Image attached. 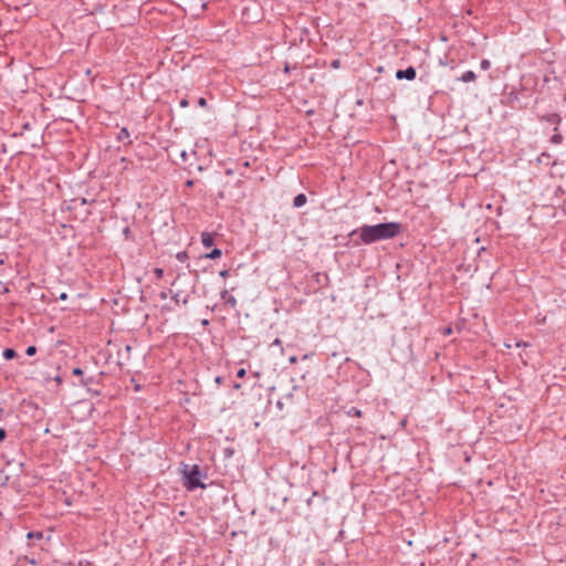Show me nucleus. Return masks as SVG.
Masks as SVG:
<instances>
[{
  "instance_id": "nucleus-1",
  "label": "nucleus",
  "mask_w": 566,
  "mask_h": 566,
  "mask_svg": "<svg viewBox=\"0 0 566 566\" xmlns=\"http://www.w3.org/2000/svg\"><path fill=\"white\" fill-rule=\"evenodd\" d=\"M400 232V223L387 222L375 226H363L358 230H355L353 234H358L363 243L370 244L379 240L392 239Z\"/></svg>"
},
{
  "instance_id": "nucleus-2",
  "label": "nucleus",
  "mask_w": 566,
  "mask_h": 566,
  "mask_svg": "<svg viewBox=\"0 0 566 566\" xmlns=\"http://www.w3.org/2000/svg\"><path fill=\"white\" fill-rule=\"evenodd\" d=\"M182 473L185 478L184 485L187 490L193 491L197 488H206V485L200 482L201 472L199 465L195 464L190 467L185 464Z\"/></svg>"
},
{
  "instance_id": "nucleus-3",
  "label": "nucleus",
  "mask_w": 566,
  "mask_h": 566,
  "mask_svg": "<svg viewBox=\"0 0 566 566\" xmlns=\"http://www.w3.org/2000/svg\"><path fill=\"white\" fill-rule=\"evenodd\" d=\"M416 70L412 67V66H409L407 67L406 70H398L397 73H396V77L398 80H408V81H412L416 78Z\"/></svg>"
},
{
  "instance_id": "nucleus-4",
  "label": "nucleus",
  "mask_w": 566,
  "mask_h": 566,
  "mask_svg": "<svg viewBox=\"0 0 566 566\" xmlns=\"http://www.w3.org/2000/svg\"><path fill=\"white\" fill-rule=\"evenodd\" d=\"M201 243L205 248H210L214 243V234L211 232L201 233Z\"/></svg>"
},
{
  "instance_id": "nucleus-5",
  "label": "nucleus",
  "mask_w": 566,
  "mask_h": 566,
  "mask_svg": "<svg viewBox=\"0 0 566 566\" xmlns=\"http://www.w3.org/2000/svg\"><path fill=\"white\" fill-rule=\"evenodd\" d=\"M459 80L465 83L474 82L476 80V74L473 71H467Z\"/></svg>"
},
{
  "instance_id": "nucleus-6",
  "label": "nucleus",
  "mask_w": 566,
  "mask_h": 566,
  "mask_svg": "<svg viewBox=\"0 0 566 566\" xmlns=\"http://www.w3.org/2000/svg\"><path fill=\"white\" fill-rule=\"evenodd\" d=\"M306 201H307L306 196H305L304 193H300V195H297V196L294 198V200H293V206H294L295 208H301V207H303V206L306 203Z\"/></svg>"
},
{
  "instance_id": "nucleus-7",
  "label": "nucleus",
  "mask_w": 566,
  "mask_h": 566,
  "mask_svg": "<svg viewBox=\"0 0 566 566\" xmlns=\"http://www.w3.org/2000/svg\"><path fill=\"white\" fill-rule=\"evenodd\" d=\"M129 136H130V135H129L128 129H127V128H122V129L119 130V133H118L117 139H118L119 142H126V140H127V143H130V140H129Z\"/></svg>"
},
{
  "instance_id": "nucleus-8",
  "label": "nucleus",
  "mask_w": 566,
  "mask_h": 566,
  "mask_svg": "<svg viewBox=\"0 0 566 566\" xmlns=\"http://www.w3.org/2000/svg\"><path fill=\"white\" fill-rule=\"evenodd\" d=\"M222 255V251L220 249H213L209 253L205 255L206 259L216 260L219 259Z\"/></svg>"
},
{
  "instance_id": "nucleus-9",
  "label": "nucleus",
  "mask_w": 566,
  "mask_h": 566,
  "mask_svg": "<svg viewBox=\"0 0 566 566\" xmlns=\"http://www.w3.org/2000/svg\"><path fill=\"white\" fill-rule=\"evenodd\" d=\"M4 359L9 360V359H12L17 356V353L14 349L12 348H6L2 353Z\"/></svg>"
},
{
  "instance_id": "nucleus-10",
  "label": "nucleus",
  "mask_w": 566,
  "mask_h": 566,
  "mask_svg": "<svg viewBox=\"0 0 566 566\" xmlns=\"http://www.w3.org/2000/svg\"><path fill=\"white\" fill-rule=\"evenodd\" d=\"M27 537L29 539H38L39 541V539H42L43 533L42 532H29Z\"/></svg>"
},
{
  "instance_id": "nucleus-11",
  "label": "nucleus",
  "mask_w": 566,
  "mask_h": 566,
  "mask_svg": "<svg viewBox=\"0 0 566 566\" xmlns=\"http://www.w3.org/2000/svg\"><path fill=\"white\" fill-rule=\"evenodd\" d=\"M480 67L483 70V71H488L490 67H491V62L489 60H482L481 63H480Z\"/></svg>"
},
{
  "instance_id": "nucleus-12",
  "label": "nucleus",
  "mask_w": 566,
  "mask_h": 566,
  "mask_svg": "<svg viewBox=\"0 0 566 566\" xmlns=\"http://www.w3.org/2000/svg\"><path fill=\"white\" fill-rule=\"evenodd\" d=\"M154 274L157 280H160L164 276V270L161 268H156L154 269Z\"/></svg>"
},
{
  "instance_id": "nucleus-13",
  "label": "nucleus",
  "mask_w": 566,
  "mask_h": 566,
  "mask_svg": "<svg viewBox=\"0 0 566 566\" xmlns=\"http://www.w3.org/2000/svg\"><path fill=\"white\" fill-rule=\"evenodd\" d=\"M562 139H563V137H562V135H560V134H554V135L552 136V138H551V142H552L553 144H560V143H562Z\"/></svg>"
},
{
  "instance_id": "nucleus-14",
  "label": "nucleus",
  "mask_w": 566,
  "mask_h": 566,
  "mask_svg": "<svg viewBox=\"0 0 566 566\" xmlns=\"http://www.w3.org/2000/svg\"><path fill=\"white\" fill-rule=\"evenodd\" d=\"M36 353V347L35 346H29L25 350V354L28 356H33L34 354Z\"/></svg>"
},
{
  "instance_id": "nucleus-15",
  "label": "nucleus",
  "mask_w": 566,
  "mask_h": 566,
  "mask_svg": "<svg viewBox=\"0 0 566 566\" xmlns=\"http://www.w3.org/2000/svg\"><path fill=\"white\" fill-rule=\"evenodd\" d=\"M272 346L280 347V349L283 352V345H282V340L280 338H275L272 343Z\"/></svg>"
},
{
  "instance_id": "nucleus-16",
  "label": "nucleus",
  "mask_w": 566,
  "mask_h": 566,
  "mask_svg": "<svg viewBox=\"0 0 566 566\" xmlns=\"http://www.w3.org/2000/svg\"><path fill=\"white\" fill-rule=\"evenodd\" d=\"M349 415H353V416H356V417H360L361 416V411L359 409H356V408H352L349 411H348Z\"/></svg>"
},
{
  "instance_id": "nucleus-17",
  "label": "nucleus",
  "mask_w": 566,
  "mask_h": 566,
  "mask_svg": "<svg viewBox=\"0 0 566 566\" xmlns=\"http://www.w3.org/2000/svg\"><path fill=\"white\" fill-rule=\"evenodd\" d=\"M187 258V253L186 252H179L177 253V259L181 262H184Z\"/></svg>"
},
{
  "instance_id": "nucleus-18",
  "label": "nucleus",
  "mask_w": 566,
  "mask_h": 566,
  "mask_svg": "<svg viewBox=\"0 0 566 566\" xmlns=\"http://www.w3.org/2000/svg\"><path fill=\"white\" fill-rule=\"evenodd\" d=\"M247 371L244 368H241L237 371V377L238 378H243L245 376Z\"/></svg>"
},
{
  "instance_id": "nucleus-19",
  "label": "nucleus",
  "mask_w": 566,
  "mask_h": 566,
  "mask_svg": "<svg viewBox=\"0 0 566 566\" xmlns=\"http://www.w3.org/2000/svg\"><path fill=\"white\" fill-rule=\"evenodd\" d=\"M198 105H199L200 107H206V106H207V101H206V98L200 97V98L198 99Z\"/></svg>"
},
{
  "instance_id": "nucleus-20",
  "label": "nucleus",
  "mask_w": 566,
  "mask_h": 566,
  "mask_svg": "<svg viewBox=\"0 0 566 566\" xmlns=\"http://www.w3.org/2000/svg\"><path fill=\"white\" fill-rule=\"evenodd\" d=\"M451 333H452V328H451V327H444V328L442 329V334H443L444 336H449V335H451Z\"/></svg>"
},
{
  "instance_id": "nucleus-21",
  "label": "nucleus",
  "mask_w": 566,
  "mask_h": 566,
  "mask_svg": "<svg viewBox=\"0 0 566 566\" xmlns=\"http://www.w3.org/2000/svg\"><path fill=\"white\" fill-rule=\"evenodd\" d=\"M188 105H189L188 99L184 98L180 101V107L185 108V107H188Z\"/></svg>"
},
{
  "instance_id": "nucleus-22",
  "label": "nucleus",
  "mask_w": 566,
  "mask_h": 566,
  "mask_svg": "<svg viewBox=\"0 0 566 566\" xmlns=\"http://www.w3.org/2000/svg\"><path fill=\"white\" fill-rule=\"evenodd\" d=\"M227 302L230 303L232 306H234L237 304V301H235V298L233 296H229Z\"/></svg>"
},
{
  "instance_id": "nucleus-23",
  "label": "nucleus",
  "mask_w": 566,
  "mask_h": 566,
  "mask_svg": "<svg viewBox=\"0 0 566 566\" xmlns=\"http://www.w3.org/2000/svg\"><path fill=\"white\" fill-rule=\"evenodd\" d=\"M82 374H83V371H82V369H81V368H74V369H73V375H75V376H80V375H82Z\"/></svg>"
},
{
  "instance_id": "nucleus-24",
  "label": "nucleus",
  "mask_w": 566,
  "mask_h": 566,
  "mask_svg": "<svg viewBox=\"0 0 566 566\" xmlns=\"http://www.w3.org/2000/svg\"><path fill=\"white\" fill-rule=\"evenodd\" d=\"M7 433L6 430L0 428V441H2L6 438Z\"/></svg>"
},
{
  "instance_id": "nucleus-25",
  "label": "nucleus",
  "mask_w": 566,
  "mask_h": 566,
  "mask_svg": "<svg viewBox=\"0 0 566 566\" xmlns=\"http://www.w3.org/2000/svg\"><path fill=\"white\" fill-rule=\"evenodd\" d=\"M289 360H290V363H291L292 365H294V364H296V363H297V357H296V356H291Z\"/></svg>"
},
{
  "instance_id": "nucleus-26",
  "label": "nucleus",
  "mask_w": 566,
  "mask_h": 566,
  "mask_svg": "<svg viewBox=\"0 0 566 566\" xmlns=\"http://www.w3.org/2000/svg\"><path fill=\"white\" fill-rule=\"evenodd\" d=\"M59 298H60L61 301H65V300H67V294H66V293H61V294H60V296H59Z\"/></svg>"
},
{
  "instance_id": "nucleus-27",
  "label": "nucleus",
  "mask_w": 566,
  "mask_h": 566,
  "mask_svg": "<svg viewBox=\"0 0 566 566\" xmlns=\"http://www.w3.org/2000/svg\"><path fill=\"white\" fill-rule=\"evenodd\" d=\"M23 560L29 562L30 564H35L33 558H29L28 556L23 557Z\"/></svg>"
},
{
  "instance_id": "nucleus-28",
  "label": "nucleus",
  "mask_w": 566,
  "mask_h": 566,
  "mask_svg": "<svg viewBox=\"0 0 566 566\" xmlns=\"http://www.w3.org/2000/svg\"><path fill=\"white\" fill-rule=\"evenodd\" d=\"M228 274H229V272H228L227 270H222V271L220 272V276H222V277H227V276H228Z\"/></svg>"
},
{
  "instance_id": "nucleus-29",
  "label": "nucleus",
  "mask_w": 566,
  "mask_h": 566,
  "mask_svg": "<svg viewBox=\"0 0 566 566\" xmlns=\"http://www.w3.org/2000/svg\"><path fill=\"white\" fill-rule=\"evenodd\" d=\"M192 185H193V181H192V180H187V182H186V186H187V187H191Z\"/></svg>"
},
{
  "instance_id": "nucleus-30",
  "label": "nucleus",
  "mask_w": 566,
  "mask_h": 566,
  "mask_svg": "<svg viewBox=\"0 0 566 566\" xmlns=\"http://www.w3.org/2000/svg\"><path fill=\"white\" fill-rule=\"evenodd\" d=\"M226 295H228V291H224V292L222 293V298H226Z\"/></svg>"
},
{
  "instance_id": "nucleus-31",
  "label": "nucleus",
  "mask_w": 566,
  "mask_h": 566,
  "mask_svg": "<svg viewBox=\"0 0 566 566\" xmlns=\"http://www.w3.org/2000/svg\"><path fill=\"white\" fill-rule=\"evenodd\" d=\"M186 156H187V155H186V151H182V153H181V157H182L184 159H186Z\"/></svg>"
},
{
  "instance_id": "nucleus-32",
  "label": "nucleus",
  "mask_w": 566,
  "mask_h": 566,
  "mask_svg": "<svg viewBox=\"0 0 566 566\" xmlns=\"http://www.w3.org/2000/svg\"><path fill=\"white\" fill-rule=\"evenodd\" d=\"M216 381L219 384L221 381L220 377H217Z\"/></svg>"
}]
</instances>
